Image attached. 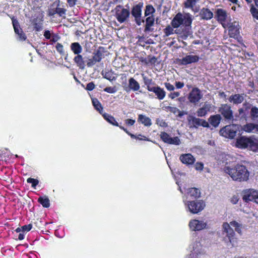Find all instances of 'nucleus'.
<instances>
[{"instance_id": "nucleus-1", "label": "nucleus", "mask_w": 258, "mask_h": 258, "mask_svg": "<svg viewBox=\"0 0 258 258\" xmlns=\"http://www.w3.org/2000/svg\"><path fill=\"white\" fill-rule=\"evenodd\" d=\"M230 226L234 227L235 230L237 233L241 234L242 225L235 220L231 221L229 223L224 222L222 224V240L226 245L233 247L237 243V238Z\"/></svg>"}, {"instance_id": "nucleus-2", "label": "nucleus", "mask_w": 258, "mask_h": 258, "mask_svg": "<svg viewBox=\"0 0 258 258\" xmlns=\"http://www.w3.org/2000/svg\"><path fill=\"white\" fill-rule=\"evenodd\" d=\"M223 170L234 181L243 182L249 179V173L246 167L243 165L237 164L233 168L226 166Z\"/></svg>"}, {"instance_id": "nucleus-3", "label": "nucleus", "mask_w": 258, "mask_h": 258, "mask_svg": "<svg viewBox=\"0 0 258 258\" xmlns=\"http://www.w3.org/2000/svg\"><path fill=\"white\" fill-rule=\"evenodd\" d=\"M238 112L242 121H247L248 117L253 122L258 121V108L248 102H244L242 107L238 109Z\"/></svg>"}, {"instance_id": "nucleus-4", "label": "nucleus", "mask_w": 258, "mask_h": 258, "mask_svg": "<svg viewBox=\"0 0 258 258\" xmlns=\"http://www.w3.org/2000/svg\"><path fill=\"white\" fill-rule=\"evenodd\" d=\"M235 146L240 149H247L254 152H258V137L241 136L236 139Z\"/></svg>"}, {"instance_id": "nucleus-5", "label": "nucleus", "mask_w": 258, "mask_h": 258, "mask_svg": "<svg viewBox=\"0 0 258 258\" xmlns=\"http://www.w3.org/2000/svg\"><path fill=\"white\" fill-rule=\"evenodd\" d=\"M218 112L223 117L225 121L228 123H233L237 120H241L238 117V113L234 116L233 111L230 104H221L218 109Z\"/></svg>"}, {"instance_id": "nucleus-6", "label": "nucleus", "mask_w": 258, "mask_h": 258, "mask_svg": "<svg viewBox=\"0 0 258 258\" xmlns=\"http://www.w3.org/2000/svg\"><path fill=\"white\" fill-rule=\"evenodd\" d=\"M70 48L74 54H77L74 58V62L80 69H85L86 65L84 59L86 58L80 54L82 51V47L78 42H74L71 44Z\"/></svg>"}, {"instance_id": "nucleus-7", "label": "nucleus", "mask_w": 258, "mask_h": 258, "mask_svg": "<svg viewBox=\"0 0 258 258\" xmlns=\"http://www.w3.org/2000/svg\"><path fill=\"white\" fill-rule=\"evenodd\" d=\"M187 210L193 214H198L204 210L206 206L203 200L188 201L184 202Z\"/></svg>"}, {"instance_id": "nucleus-8", "label": "nucleus", "mask_w": 258, "mask_h": 258, "mask_svg": "<svg viewBox=\"0 0 258 258\" xmlns=\"http://www.w3.org/2000/svg\"><path fill=\"white\" fill-rule=\"evenodd\" d=\"M238 130L239 126L237 125L230 124L222 128L219 131V134L225 138L233 139L236 136Z\"/></svg>"}, {"instance_id": "nucleus-9", "label": "nucleus", "mask_w": 258, "mask_h": 258, "mask_svg": "<svg viewBox=\"0 0 258 258\" xmlns=\"http://www.w3.org/2000/svg\"><path fill=\"white\" fill-rule=\"evenodd\" d=\"M242 200L245 202L253 201L258 204V191L249 188L242 192Z\"/></svg>"}, {"instance_id": "nucleus-10", "label": "nucleus", "mask_w": 258, "mask_h": 258, "mask_svg": "<svg viewBox=\"0 0 258 258\" xmlns=\"http://www.w3.org/2000/svg\"><path fill=\"white\" fill-rule=\"evenodd\" d=\"M143 7V4L140 3L138 5L134 6L131 11V14L135 18V20L137 24L139 26L141 25L142 23L145 22V20L142 19L141 17Z\"/></svg>"}, {"instance_id": "nucleus-11", "label": "nucleus", "mask_w": 258, "mask_h": 258, "mask_svg": "<svg viewBox=\"0 0 258 258\" xmlns=\"http://www.w3.org/2000/svg\"><path fill=\"white\" fill-rule=\"evenodd\" d=\"M114 11L115 12L116 18L120 23H123L126 21L130 15L128 10L124 9L120 5L117 6Z\"/></svg>"}, {"instance_id": "nucleus-12", "label": "nucleus", "mask_w": 258, "mask_h": 258, "mask_svg": "<svg viewBox=\"0 0 258 258\" xmlns=\"http://www.w3.org/2000/svg\"><path fill=\"white\" fill-rule=\"evenodd\" d=\"M11 19L15 33L18 35V39L21 41L25 40L27 38L26 36L20 27L18 21L14 17H12Z\"/></svg>"}, {"instance_id": "nucleus-13", "label": "nucleus", "mask_w": 258, "mask_h": 258, "mask_svg": "<svg viewBox=\"0 0 258 258\" xmlns=\"http://www.w3.org/2000/svg\"><path fill=\"white\" fill-rule=\"evenodd\" d=\"M188 225L190 229L194 231H200L207 228V223L206 222L197 219L190 220Z\"/></svg>"}, {"instance_id": "nucleus-14", "label": "nucleus", "mask_w": 258, "mask_h": 258, "mask_svg": "<svg viewBox=\"0 0 258 258\" xmlns=\"http://www.w3.org/2000/svg\"><path fill=\"white\" fill-rule=\"evenodd\" d=\"M203 95L198 88H194L188 94V99L190 102L196 104L202 98Z\"/></svg>"}, {"instance_id": "nucleus-15", "label": "nucleus", "mask_w": 258, "mask_h": 258, "mask_svg": "<svg viewBox=\"0 0 258 258\" xmlns=\"http://www.w3.org/2000/svg\"><path fill=\"white\" fill-rule=\"evenodd\" d=\"M188 121L191 123L193 126L197 128L199 126H202L205 127H209V122L204 119L197 118L194 116L190 115L188 117Z\"/></svg>"}, {"instance_id": "nucleus-16", "label": "nucleus", "mask_w": 258, "mask_h": 258, "mask_svg": "<svg viewBox=\"0 0 258 258\" xmlns=\"http://www.w3.org/2000/svg\"><path fill=\"white\" fill-rule=\"evenodd\" d=\"M199 60V57L197 55H188L179 60L181 64L187 65L189 63L196 62Z\"/></svg>"}, {"instance_id": "nucleus-17", "label": "nucleus", "mask_w": 258, "mask_h": 258, "mask_svg": "<svg viewBox=\"0 0 258 258\" xmlns=\"http://www.w3.org/2000/svg\"><path fill=\"white\" fill-rule=\"evenodd\" d=\"M244 96V94H235L231 95L228 98V100L233 104H239L243 101Z\"/></svg>"}, {"instance_id": "nucleus-18", "label": "nucleus", "mask_w": 258, "mask_h": 258, "mask_svg": "<svg viewBox=\"0 0 258 258\" xmlns=\"http://www.w3.org/2000/svg\"><path fill=\"white\" fill-rule=\"evenodd\" d=\"M239 22L234 21L230 24L229 26V34L231 37H234L239 33Z\"/></svg>"}, {"instance_id": "nucleus-19", "label": "nucleus", "mask_w": 258, "mask_h": 258, "mask_svg": "<svg viewBox=\"0 0 258 258\" xmlns=\"http://www.w3.org/2000/svg\"><path fill=\"white\" fill-rule=\"evenodd\" d=\"M222 117L220 114H216L211 115L208 119V122L209 125L211 124L214 127L218 126Z\"/></svg>"}, {"instance_id": "nucleus-20", "label": "nucleus", "mask_w": 258, "mask_h": 258, "mask_svg": "<svg viewBox=\"0 0 258 258\" xmlns=\"http://www.w3.org/2000/svg\"><path fill=\"white\" fill-rule=\"evenodd\" d=\"M211 107V104L205 102L203 106L197 110V115L199 117L205 116L207 114V112L210 110Z\"/></svg>"}, {"instance_id": "nucleus-21", "label": "nucleus", "mask_w": 258, "mask_h": 258, "mask_svg": "<svg viewBox=\"0 0 258 258\" xmlns=\"http://www.w3.org/2000/svg\"><path fill=\"white\" fill-rule=\"evenodd\" d=\"M150 91L154 92L157 96V98L159 100H162L165 96L166 93L165 91L159 86H154L150 89Z\"/></svg>"}, {"instance_id": "nucleus-22", "label": "nucleus", "mask_w": 258, "mask_h": 258, "mask_svg": "<svg viewBox=\"0 0 258 258\" xmlns=\"http://www.w3.org/2000/svg\"><path fill=\"white\" fill-rule=\"evenodd\" d=\"M140 88L139 83L133 78H131L128 80V88L125 89L126 91L128 92L130 90L134 91H138Z\"/></svg>"}, {"instance_id": "nucleus-23", "label": "nucleus", "mask_w": 258, "mask_h": 258, "mask_svg": "<svg viewBox=\"0 0 258 258\" xmlns=\"http://www.w3.org/2000/svg\"><path fill=\"white\" fill-rule=\"evenodd\" d=\"M200 16L202 19L208 20L213 17V13L207 8H203L200 12Z\"/></svg>"}, {"instance_id": "nucleus-24", "label": "nucleus", "mask_w": 258, "mask_h": 258, "mask_svg": "<svg viewBox=\"0 0 258 258\" xmlns=\"http://www.w3.org/2000/svg\"><path fill=\"white\" fill-rule=\"evenodd\" d=\"M216 16L217 17V20L221 23L225 21L227 18V12L225 10L222 9H218L216 11Z\"/></svg>"}, {"instance_id": "nucleus-25", "label": "nucleus", "mask_w": 258, "mask_h": 258, "mask_svg": "<svg viewBox=\"0 0 258 258\" xmlns=\"http://www.w3.org/2000/svg\"><path fill=\"white\" fill-rule=\"evenodd\" d=\"M145 21L146 25L144 31L145 32L153 31V29L151 28V26H153L154 24V18L153 17V16H149L146 18Z\"/></svg>"}, {"instance_id": "nucleus-26", "label": "nucleus", "mask_w": 258, "mask_h": 258, "mask_svg": "<svg viewBox=\"0 0 258 258\" xmlns=\"http://www.w3.org/2000/svg\"><path fill=\"white\" fill-rule=\"evenodd\" d=\"M182 24V14L178 13L171 22L172 26L173 28H177Z\"/></svg>"}, {"instance_id": "nucleus-27", "label": "nucleus", "mask_w": 258, "mask_h": 258, "mask_svg": "<svg viewBox=\"0 0 258 258\" xmlns=\"http://www.w3.org/2000/svg\"><path fill=\"white\" fill-rule=\"evenodd\" d=\"M182 24L186 27H189L192 21V16L189 13H185L182 15Z\"/></svg>"}, {"instance_id": "nucleus-28", "label": "nucleus", "mask_w": 258, "mask_h": 258, "mask_svg": "<svg viewBox=\"0 0 258 258\" xmlns=\"http://www.w3.org/2000/svg\"><path fill=\"white\" fill-rule=\"evenodd\" d=\"M188 195L192 198L197 199L200 197V190L196 187H191L188 189Z\"/></svg>"}, {"instance_id": "nucleus-29", "label": "nucleus", "mask_w": 258, "mask_h": 258, "mask_svg": "<svg viewBox=\"0 0 258 258\" xmlns=\"http://www.w3.org/2000/svg\"><path fill=\"white\" fill-rule=\"evenodd\" d=\"M142 75L145 85L147 86L148 90L150 91V89L155 86V83L153 82L151 79L148 78L146 76H144V74H142Z\"/></svg>"}, {"instance_id": "nucleus-30", "label": "nucleus", "mask_w": 258, "mask_h": 258, "mask_svg": "<svg viewBox=\"0 0 258 258\" xmlns=\"http://www.w3.org/2000/svg\"><path fill=\"white\" fill-rule=\"evenodd\" d=\"M103 116L105 120H106L108 122H109L111 124H112L113 125L117 126H119L118 123L115 120V119L113 116H112L107 113L103 114Z\"/></svg>"}, {"instance_id": "nucleus-31", "label": "nucleus", "mask_w": 258, "mask_h": 258, "mask_svg": "<svg viewBox=\"0 0 258 258\" xmlns=\"http://www.w3.org/2000/svg\"><path fill=\"white\" fill-rule=\"evenodd\" d=\"M38 202L44 208H48L50 206V201L46 197H40L38 199Z\"/></svg>"}, {"instance_id": "nucleus-32", "label": "nucleus", "mask_w": 258, "mask_h": 258, "mask_svg": "<svg viewBox=\"0 0 258 258\" xmlns=\"http://www.w3.org/2000/svg\"><path fill=\"white\" fill-rule=\"evenodd\" d=\"M180 161H195L196 159L190 153L182 154L179 158Z\"/></svg>"}, {"instance_id": "nucleus-33", "label": "nucleus", "mask_w": 258, "mask_h": 258, "mask_svg": "<svg viewBox=\"0 0 258 258\" xmlns=\"http://www.w3.org/2000/svg\"><path fill=\"white\" fill-rule=\"evenodd\" d=\"M139 120L145 126H150L152 124L151 119L149 117L142 114L139 115Z\"/></svg>"}, {"instance_id": "nucleus-34", "label": "nucleus", "mask_w": 258, "mask_h": 258, "mask_svg": "<svg viewBox=\"0 0 258 258\" xmlns=\"http://www.w3.org/2000/svg\"><path fill=\"white\" fill-rule=\"evenodd\" d=\"M92 103L95 109L101 113V111L103 110V107L99 101L96 98L92 99Z\"/></svg>"}, {"instance_id": "nucleus-35", "label": "nucleus", "mask_w": 258, "mask_h": 258, "mask_svg": "<svg viewBox=\"0 0 258 258\" xmlns=\"http://www.w3.org/2000/svg\"><path fill=\"white\" fill-rule=\"evenodd\" d=\"M163 31L165 33L164 37H167L171 34H174L175 32V30L173 29L172 27L169 25L163 30Z\"/></svg>"}, {"instance_id": "nucleus-36", "label": "nucleus", "mask_w": 258, "mask_h": 258, "mask_svg": "<svg viewBox=\"0 0 258 258\" xmlns=\"http://www.w3.org/2000/svg\"><path fill=\"white\" fill-rule=\"evenodd\" d=\"M256 124L252 123H247L243 126V130L246 132H252L255 128Z\"/></svg>"}, {"instance_id": "nucleus-37", "label": "nucleus", "mask_w": 258, "mask_h": 258, "mask_svg": "<svg viewBox=\"0 0 258 258\" xmlns=\"http://www.w3.org/2000/svg\"><path fill=\"white\" fill-rule=\"evenodd\" d=\"M199 1V0H186L184 3V7L186 8H192Z\"/></svg>"}, {"instance_id": "nucleus-38", "label": "nucleus", "mask_w": 258, "mask_h": 258, "mask_svg": "<svg viewBox=\"0 0 258 258\" xmlns=\"http://www.w3.org/2000/svg\"><path fill=\"white\" fill-rule=\"evenodd\" d=\"M104 52V48L102 47H99L98 49L93 52V54H95L96 56H97L99 59L101 60L103 53Z\"/></svg>"}, {"instance_id": "nucleus-39", "label": "nucleus", "mask_w": 258, "mask_h": 258, "mask_svg": "<svg viewBox=\"0 0 258 258\" xmlns=\"http://www.w3.org/2000/svg\"><path fill=\"white\" fill-rule=\"evenodd\" d=\"M155 12V9L152 5H147L145 11V17L152 14Z\"/></svg>"}, {"instance_id": "nucleus-40", "label": "nucleus", "mask_w": 258, "mask_h": 258, "mask_svg": "<svg viewBox=\"0 0 258 258\" xmlns=\"http://www.w3.org/2000/svg\"><path fill=\"white\" fill-rule=\"evenodd\" d=\"M27 182L29 183H31V186L33 188L35 189L36 186L39 183V180L37 179L33 178H28L27 179Z\"/></svg>"}, {"instance_id": "nucleus-41", "label": "nucleus", "mask_w": 258, "mask_h": 258, "mask_svg": "<svg viewBox=\"0 0 258 258\" xmlns=\"http://www.w3.org/2000/svg\"><path fill=\"white\" fill-rule=\"evenodd\" d=\"M160 137L163 142L168 144L171 138L169 135L165 132H162L160 135Z\"/></svg>"}, {"instance_id": "nucleus-42", "label": "nucleus", "mask_w": 258, "mask_h": 258, "mask_svg": "<svg viewBox=\"0 0 258 258\" xmlns=\"http://www.w3.org/2000/svg\"><path fill=\"white\" fill-rule=\"evenodd\" d=\"M250 11L253 17L258 20V10L253 5H251Z\"/></svg>"}, {"instance_id": "nucleus-43", "label": "nucleus", "mask_w": 258, "mask_h": 258, "mask_svg": "<svg viewBox=\"0 0 258 258\" xmlns=\"http://www.w3.org/2000/svg\"><path fill=\"white\" fill-rule=\"evenodd\" d=\"M102 75L104 78L109 81L115 80V77L113 76V74L111 72H106L104 75L102 73Z\"/></svg>"}, {"instance_id": "nucleus-44", "label": "nucleus", "mask_w": 258, "mask_h": 258, "mask_svg": "<svg viewBox=\"0 0 258 258\" xmlns=\"http://www.w3.org/2000/svg\"><path fill=\"white\" fill-rule=\"evenodd\" d=\"M180 141L177 137L171 138L168 143L169 144H173L175 145H179L180 144Z\"/></svg>"}, {"instance_id": "nucleus-45", "label": "nucleus", "mask_w": 258, "mask_h": 258, "mask_svg": "<svg viewBox=\"0 0 258 258\" xmlns=\"http://www.w3.org/2000/svg\"><path fill=\"white\" fill-rule=\"evenodd\" d=\"M55 48L57 50V51L61 54V55H64V52L63 50V47L62 44L60 43H57L55 46Z\"/></svg>"}, {"instance_id": "nucleus-46", "label": "nucleus", "mask_w": 258, "mask_h": 258, "mask_svg": "<svg viewBox=\"0 0 258 258\" xmlns=\"http://www.w3.org/2000/svg\"><path fill=\"white\" fill-rule=\"evenodd\" d=\"M86 58L84 59L85 60V63L87 62V66L88 67L90 68L92 67L93 66H94L95 63L93 60V59L92 58H87L86 57H85Z\"/></svg>"}, {"instance_id": "nucleus-47", "label": "nucleus", "mask_w": 258, "mask_h": 258, "mask_svg": "<svg viewBox=\"0 0 258 258\" xmlns=\"http://www.w3.org/2000/svg\"><path fill=\"white\" fill-rule=\"evenodd\" d=\"M36 21L37 20H35L34 21L33 25L34 26V29L36 30V31H39L42 29V24L41 22L37 23Z\"/></svg>"}, {"instance_id": "nucleus-48", "label": "nucleus", "mask_w": 258, "mask_h": 258, "mask_svg": "<svg viewBox=\"0 0 258 258\" xmlns=\"http://www.w3.org/2000/svg\"><path fill=\"white\" fill-rule=\"evenodd\" d=\"M58 6H59V4H57V7L56 8V11H57L56 14H58L59 16L61 17L66 14V10L63 8H58Z\"/></svg>"}, {"instance_id": "nucleus-49", "label": "nucleus", "mask_w": 258, "mask_h": 258, "mask_svg": "<svg viewBox=\"0 0 258 258\" xmlns=\"http://www.w3.org/2000/svg\"><path fill=\"white\" fill-rule=\"evenodd\" d=\"M104 91L109 93H114L117 91V89L115 87H107L104 89Z\"/></svg>"}, {"instance_id": "nucleus-50", "label": "nucleus", "mask_w": 258, "mask_h": 258, "mask_svg": "<svg viewBox=\"0 0 258 258\" xmlns=\"http://www.w3.org/2000/svg\"><path fill=\"white\" fill-rule=\"evenodd\" d=\"M156 123L162 127H167L168 125L167 123L165 122L163 120L160 119L159 118H157L156 119Z\"/></svg>"}, {"instance_id": "nucleus-51", "label": "nucleus", "mask_w": 258, "mask_h": 258, "mask_svg": "<svg viewBox=\"0 0 258 258\" xmlns=\"http://www.w3.org/2000/svg\"><path fill=\"white\" fill-rule=\"evenodd\" d=\"M166 108L174 114H176L179 112V109L176 107H171L168 106L166 107Z\"/></svg>"}, {"instance_id": "nucleus-52", "label": "nucleus", "mask_w": 258, "mask_h": 258, "mask_svg": "<svg viewBox=\"0 0 258 258\" xmlns=\"http://www.w3.org/2000/svg\"><path fill=\"white\" fill-rule=\"evenodd\" d=\"M22 229V232L29 231L32 228V225L31 224H29L28 225H25L21 227Z\"/></svg>"}, {"instance_id": "nucleus-53", "label": "nucleus", "mask_w": 258, "mask_h": 258, "mask_svg": "<svg viewBox=\"0 0 258 258\" xmlns=\"http://www.w3.org/2000/svg\"><path fill=\"white\" fill-rule=\"evenodd\" d=\"M195 167L196 170L201 171L204 168V165L202 162H196Z\"/></svg>"}, {"instance_id": "nucleus-54", "label": "nucleus", "mask_w": 258, "mask_h": 258, "mask_svg": "<svg viewBox=\"0 0 258 258\" xmlns=\"http://www.w3.org/2000/svg\"><path fill=\"white\" fill-rule=\"evenodd\" d=\"M95 86V84L93 82H90L87 85L86 89L89 91H92L94 89Z\"/></svg>"}, {"instance_id": "nucleus-55", "label": "nucleus", "mask_w": 258, "mask_h": 258, "mask_svg": "<svg viewBox=\"0 0 258 258\" xmlns=\"http://www.w3.org/2000/svg\"><path fill=\"white\" fill-rule=\"evenodd\" d=\"M164 84L165 87L168 90L171 91L174 90V87L173 86V85L170 84V83H165Z\"/></svg>"}, {"instance_id": "nucleus-56", "label": "nucleus", "mask_w": 258, "mask_h": 258, "mask_svg": "<svg viewBox=\"0 0 258 258\" xmlns=\"http://www.w3.org/2000/svg\"><path fill=\"white\" fill-rule=\"evenodd\" d=\"M180 93L178 92H174L173 93H171L169 95V97L171 98L172 99H173L175 98L178 97Z\"/></svg>"}, {"instance_id": "nucleus-57", "label": "nucleus", "mask_w": 258, "mask_h": 258, "mask_svg": "<svg viewBox=\"0 0 258 258\" xmlns=\"http://www.w3.org/2000/svg\"><path fill=\"white\" fill-rule=\"evenodd\" d=\"M56 8H50L48 10V15L49 16H53L54 14H56Z\"/></svg>"}, {"instance_id": "nucleus-58", "label": "nucleus", "mask_w": 258, "mask_h": 258, "mask_svg": "<svg viewBox=\"0 0 258 258\" xmlns=\"http://www.w3.org/2000/svg\"><path fill=\"white\" fill-rule=\"evenodd\" d=\"M125 122L127 125H133L135 123V120L132 119H127L125 120Z\"/></svg>"}, {"instance_id": "nucleus-59", "label": "nucleus", "mask_w": 258, "mask_h": 258, "mask_svg": "<svg viewBox=\"0 0 258 258\" xmlns=\"http://www.w3.org/2000/svg\"><path fill=\"white\" fill-rule=\"evenodd\" d=\"M175 86L178 89L182 88L184 86V83L180 82H176Z\"/></svg>"}, {"instance_id": "nucleus-60", "label": "nucleus", "mask_w": 258, "mask_h": 258, "mask_svg": "<svg viewBox=\"0 0 258 258\" xmlns=\"http://www.w3.org/2000/svg\"><path fill=\"white\" fill-rule=\"evenodd\" d=\"M44 36L46 39H50L51 37V33L50 31L48 30L45 31Z\"/></svg>"}, {"instance_id": "nucleus-61", "label": "nucleus", "mask_w": 258, "mask_h": 258, "mask_svg": "<svg viewBox=\"0 0 258 258\" xmlns=\"http://www.w3.org/2000/svg\"><path fill=\"white\" fill-rule=\"evenodd\" d=\"M77 0H67V2L70 7H73L76 5Z\"/></svg>"}, {"instance_id": "nucleus-62", "label": "nucleus", "mask_w": 258, "mask_h": 258, "mask_svg": "<svg viewBox=\"0 0 258 258\" xmlns=\"http://www.w3.org/2000/svg\"><path fill=\"white\" fill-rule=\"evenodd\" d=\"M93 59V60L94 61V62L96 63V62H100L101 60L98 58L97 56H96L95 54L92 57Z\"/></svg>"}, {"instance_id": "nucleus-63", "label": "nucleus", "mask_w": 258, "mask_h": 258, "mask_svg": "<svg viewBox=\"0 0 258 258\" xmlns=\"http://www.w3.org/2000/svg\"><path fill=\"white\" fill-rule=\"evenodd\" d=\"M157 61V58L155 56H152L150 59L149 62L154 64Z\"/></svg>"}, {"instance_id": "nucleus-64", "label": "nucleus", "mask_w": 258, "mask_h": 258, "mask_svg": "<svg viewBox=\"0 0 258 258\" xmlns=\"http://www.w3.org/2000/svg\"><path fill=\"white\" fill-rule=\"evenodd\" d=\"M59 38L57 36L53 35L52 37L51 41H52L53 42H55L58 41Z\"/></svg>"}]
</instances>
